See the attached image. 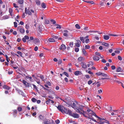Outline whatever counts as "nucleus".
<instances>
[{"label":"nucleus","instance_id":"nucleus-11","mask_svg":"<svg viewBox=\"0 0 124 124\" xmlns=\"http://www.w3.org/2000/svg\"><path fill=\"white\" fill-rule=\"evenodd\" d=\"M78 60L79 62H81L82 61H84L85 60V59L84 57H80L78 58Z\"/></svg>","mask_w":124,"mask_h":124},{"label":"nucleus","instance_id":"nucleus-15","mask_svg":"<svg viewBox=\"0 0 124 124\" xmlns=\"http://www.w3.org/2000/svg\"><path fill=\"white\" fill-rule=\"evenodd\" d=\"M48 41H49V42H55V40L54 39V38H50L48 39Z\"/></svg>","mask_w":124,"mask_h":124},{"label":"nucleus","instance_id":"nucleus-28","mask_svg":"<svg viewBox=\"0 0 124 124\" xmlns=\"http://www.w3.org/2000/svg\"><path fill=\"white\" fill-rule=\"evenodd\" d=\"M39 119L40 120H43L44 118L41 115H40L39 116Z\"/></svg>","mask_w":124,"mask_h":124},{"label":"nucleus","instance_id":"nucleus-31","mask_svg":"<svg viewBox=\"0 0 124 124\" xmlns=\"http://www.w3.org/2000/svg\"><path fill=\"white\" fill-rule=\"evenodd\" d=\"M90 48V46L89 45H86L85 46V49H89Z\"/></svg>","mask_w":124,"mask_h":124},{"label":"nucleus","instance_id":"nucleus-55","mask_svg":"<svg viewBox=\"0 0 124 124\" xmlns=\"http://www.w3.org/2000/svg\"><path fill=\"white\" fill-rule=\"evenodd\" d=\"M118 59L120 60V61H121L122 60V58L120 56H118Z\"/></svg>","mask_w":124,"mask_h":124},{"label":"nucleus","instance_id":"nucleus-29","mask_svg":"<svg viewBox=\"0 0 124 124\" xmlns=\"http://www.w3.org/2000/svg\"><path fill=\"white\" fill-rule=\"evenodd\" d=\"M18 3L20 4H22L23 3V0H18Z\"/></svg>","mask_w":124,"mask_h":124},{"label":"nucleus","instance_id":"nucleus-59","mask_svg":"<svg viewBox=\"0 0 124 124\" xmlns=\"http://www.w3.org/2000/svg\"><path fill=\"white\" fill-rule=\"evenodd\" d=\"M89 63L91 66H93V62L91 61H89Z\"/></svg>","mask_w":124,"mask_h":124},{"label":"nucleus","instance_id":"nucleus-36","mask_svg":"<svg viewBox=\"0 0 124 124\" xmlns=\"http://www.w3.org/2000/svg\"><path fill=\"white\" fill-rule=\"evenodd\" d=\"M17 53L21 57H23L22 56V53L20 51H18L17 52Z\"/></svg>","mask_w":124,"mask_h":124},{"label":"nucleus","instance_id":"nucleus-63","mask_svg":"<svg viewBox=\"0 0 124 124\" xmlns=\"http://www.w3.org/2000/svg\"><path fill=\"white\" fill-rule=\"evenodd\" d=\"M38 47L37 46H36L34 48V50L35 51H37L38 50Z\"/></svg>","mask_w":124,"mask_h":124},{"label":"nucleus","instance_id":"nucleus-32","mask_svg":"<svg viewBox=\"0 0 124 124\" xmlns=\"http://www.w3.org/2000/svg\"><path fill=\"white\" fill-rule=\"evenodd\" d=\"M55 25L56 26H57L56 27V28L57 29H61V26L60 25L57 24H55Z\"/></svg>","mask_w":124,"mask_h":124},{"label":"nucleus","instance_id":"nucleus-27","mask_svg":"<svg viewBox=\"0 0 124 124\" xmlns=\"http://www.w3.org/2000/svg\"><path fill=\"white\" fill-rule=\"evenodd\" d=\"M36 3L38 5H40V1L38 0H37L36 1Z\"/></svg>","mask_w":124,"mask_h":124},{"label":"nucleus","instance_id":"nucleus-12","mask_svg":"<svg viewBox=\"0 0 124 124\" xmlns=\"http://www.w3.org/2000/svg\"><path fill=\"white\" fill-rule=\"evenodd\" d=\"M109 36L108 35H104L103 36V38L104 39L107 40L109 39Z\"/></svg>","mask_w":124,"mask_h":124},{"label":"nucleus","instance_id":"nucleus-6","mask_svg":"<svg viewBox=\"0 0 124 124\" xmlns=\"http://www.w3.org/2000/svg\"><path fill=\"white\" fill-rule=\"evenodd\" d=\"M27 8H25V14H27V13L29 15H32V14L30 11V8H28V9H27Z\"/></svg>","mask_w":124,"mask_h":124},{"label":"nucleus","instance_id":"nucleus-37","mask_svg":"<svg viewBox=\"0 0 124 124\" xmlns=\"http://www.w3.org/2000/svg\"><path fill=\"white\" fill-rule=\"evenodd\" d=\"M32 101L33 102H35L37 101V100L34 98H32L31 99Z\"/></svg>","mask_w":124,"mask_h":124},{"label":"nucleus","instance_id":"nucleus-52","mask_svg":"<svg viewBox=\"0 0 124 124\" xmlns=\"http://www.w3.org/2000/svg\"><path fill=\"white\" fill-rule=\"evenodd\" d=\"M95 54L96 55L98 56H100L101 54L100 53L98 52H96L95 53Z\"/></svg>","mask_w":124,"mask_h":124},{"label":"nucleus","instance_id":"nucleus-46","mask_svg":"<svg viewBox=\"0 0 124 124\" xmlns=\"http://www.w3.org/2000/svg\"><path fill=\"white\" fill-rule=\"evenodd\" d=\"M63 74L65 75L67 77H69V75L66 72H63Z\"/></svg>","mask_w":124,"mask_h":124},{"label":"nucleus","instance_id":"nucleus-42","mask_svg":"<svg viewBox=\"0 0 124 124\" xmlns=\"http://www.w3.org/2000/svg\"><path fill=\"white\" fill-rule=\"evenodd\" d=\"M62 63V61L61 60V59H59L58 62V64L59 65L61 64Z\"/></svg>","mask_w":124,"mask_h":124},{"label":"nucleus","instance_id":"nucleus-61","mask_svg":"<svg viewBox=\"0 0 124 124\" xmlns=\"http://www.w3.org/2000/svg\"><path fill=\"white\" fill-rule=\"evenodd\" d=\"M24 37L26 39L28 40L29 39V37L27 35H25L24 36Z\"/></svg>","mask_w":124,"mask_h":124},{"label":"nucleus","instance_id":"nucleus-16","mask_svg":"<svg viewBox=\"0 0 124 124\" xmlns=\"http://www.w3.org/2000/svg\"><path fill=\"white\" fill-rule=\"evenodd\" d=\"M3 88L5 89L8 90H9L10 89V88L8 86L5 85L3 86Z\"/></svg>","mask_w":124,"mask_h":124},{"label":"nucleus","instance_id":"nucleus-22","mask_svg":"<svg viewBox=\"0 0 124 124\" xmlns=\"http://www.w3.org/2000/svg\"><path fill=\"white\" fill-rule=\"evenodd\" d=\"M75 26L76 28V29H80V26L78 24H76L75 25Z\"/></svg>","mask_w":124,"mask_h":124},{"label":"nucleus","instance_id":"nucleus-14","mask_svg":"<svg viewBox=\"0 0 124 124\" xmlns=\"http://www.w3.org/2000/svg\"><path fill=\"white\" fill-rule=\"evenodd\" d=\"M93 59L96 61H98L99 60V58L98 56H94L93 57Z\"/></svg>","mask_w":124,"mask_h":124},{"label":"nucleus","instance_id":"nucleus-10","mask_svg":"<svg viewBox=\"0 0 124 124\" xmlns=\"http://www.w3.org/2000/svg\"><path fill=\"white\" fill-rule=\"evenodd\" d=\"M98 119L97 120L98 121L99 120V121L98 122V123L100 124H101L103 122V120H105L104 119H102L99 117H98Z\"/></svg>","mask_w":124,"mask_h":124},{"label":"nucleus","instance_id":"nucleus-23","mask_svg":"<svg viewBox=\"0 0 124 124\" xmlns=\"http://www.w3.org/2000/svg\"><path fill=\"white\" fill-rule=\"evenodd\" d=\"M9 12L10 15H11V16H12V13L13 12V10L12 9L10 8L9 9Z\"/></svg>","mask_w":124,"mask_h":124},{"label":"nucleus","instance_id":"nucleus-54","mask_svg":"<svg viewBox=\"0 0 124 124\" xmlns=\"http://www.w3.org/2000/svg\"><path fill=\"white\" fill-rule=\"evenodd\" d=\"M46 84L49 85V86H51V84L50 82L48 81L46 82Z\"/></svg>","mask_w":124,"mask_h":124},{"label":"nucleus","instance_id":"nucleus-62","mask_svg":"<svg viewBox=\"0 0 124 124\" xmlns=\"http://www.w3.org/2000/svg\"><path fill=\"white\" fill-rule=\"evenodd\" d=\"M53 37L54 39H58V36H56L54 35L53 36Z\"/></svg>","mask_w":124,"mask_h":124},{"label":"nucleus","instance_id":"nucleus-49","mask_svg":"<svg viewBox=\"0 0 124 124\" xmlns=\"http://www.w3.org/2000/svg\"><path fill=\"white\" fill-rule=\"evenodd\" d=\"M93 83V81L92 80H89L88 81V85H90Z\"/></svg>","mask_w":124,"mask_h":124},{"label":"nucleus","instance_id":"nucleus-5","mask_svg":"<svg viewBox=\"0 0 124 124\" xmlns=\"http://www.w3.org/2000/svg\"><path fill=\"white\" fill-rule=\"evenodd\" d=\"M24 85L26 87H29L30 86V84L27 82L26 81L24 80H23L22 81Z\"/></svg>","mask_w":124,"mask_h":124},{"label":"nucleus","instance_id":"nucleus-18","mask_svg":"<svg viewBox=\"0 0 124 124\" xmlns=\"http://www.w3.org/2000/svg\"><path fill=\"white\" fill-rule=\"evenodd\" d=\"M80 72L79 71H77L75 72L74 73V74L76 76H78L79 74H80Z\"/></svg>","mask_w":124,"mask_h":124},{"label":"nucleus","instance_id":"nucleus-20","mask_svg":"<svg viewBox=\"0 0 124 124\" xmlns=\"http://www.w3.org/2000/svg\"><path fill=\"white\" fill-rule=\"evenodd\" d=\"M82 52L84 54L85 56H86L87 54V53L85 49H82Z\"/></svg>","mask_w":124,"mask_h":124},{"label":"nucleus","instance_id":"nucleus-38","mask_svg":"<svg viewBox=\"0 0 124 124\" xmlns=\"http://www.w3.org/2000/svg\"><path fill=\"white\" fill-rule=\"evenodd\" d=\"M109 35L110 36H119V35L117 34H109Z\"/></svg>","mask_w":124,"mask_h":124},{"label":"nucleus","instance_id":"nucleus-25","mask_svg":"<svg viewBox=\"0 0 124 124\" xmlns=\"http://www.w3.org/2000/svg\"><path fill=\"white\" fill-rule=\"evenodd\" d=\"M46 102L48 103H54V102L53 101L50 99L47 100V101H46Z\"/></svg>","mask_w":124,"mask_h":124},{"label":"nucleus","instance_id":"nucleus-53","mask_svg":"<svg viewBox=\"0 0 124 124\" xmlns=\"http://www.w3.org/2000/svg\"><path fill=\"white\" fill-rule=\"evenodd\" d=\"M29 27H30V26L28 24H27L26 25L25 28H26V29H28L29 28Z\"/></svg>","mask_w":124,"mask_h":124},{"label":"nucleus","instance_id":"nucleus-41","mask_svg":"<svg viewBox=\"0 0 124 124\" xmlns=\"http://www.w3.org/2000/svg\"><path fill=\"white\" fill-rule=\"evenodd\" d=\"M107 78H101V79L104 80L105 79H110V78H109V77L108 76V77H107Z\"/></svg>","mask_w":124,"mask_h":124},{"label":"nucleus","instance_id":"nucleus-1","mask_svg":"<svg viewBox=\"0 0 124 124\" xmlns=\"http://www.w3.org/2000/svg\"><path fill=\"white\" fill-rule=\"evenodd\" d=\"M78 103L75 101L71 103V107L74 109H76L77 110V112L79 113L81 115H82L84 117H87L85 115L86 112L83 110V107L81 106H79V107H78L77 106L78 105Z\"/></svg>","mask_w":124,"mask_h":124},{"label":"nucleus","instance_id":"nucleus-45","mask_svg":"<svg viewBox=\"0 0 124 124\" xmlns=\"http://www.w3.org/2000/svg\"><path fill=\"white\" fill-rule=\"evenodd\" d=\"M89 39H85V42L86 43H87L89 42Z\"/></svg>","mask_w":124,"mask_h":124},{"label":"nucleus","instance_id":"nucleus-48","mask_svg":"<svg viewBox=\"0 0 124 124\" xmlns=\"http://www.w3.org/2000/svg\"><path fill=\"white\" fill-rule=\"evenodd\" d=\"M13 5L14 7L15 8H17L18 7L17 6V4L16 3H13Z\"/></svg>","mask_w":124,"mask_h":124},{"label":"nucleus","instance_id":"nucleus-40","mask_svg":"<svg viewBox=\"0 0 124 124\" xmlns=\"http://www.w3.org/2000/svg\"><path fill=\"white\" fill-rule=\"evenodd\" d=\"M0 61L1 62H3L5 60L2 57H0Z\"/></svg>","mask_w":124,"mask_h":124},{"label":"nucleus","instance_id":"nucleus-56","mask_svg":"<svg viewBox=\"0 0 124 124\" xmlns=\"http://www.w3.org/2000/svg\"><path fill=\"white\" fill-rule=\"evenodd\" d=\"M36 82L37 83L39 84L40 83V80L39 79H37L36 80Z\"/></svg>","mask_w":124,"mask_h":124},{"label":"nucleus","instance_id":"nucleus-57","mask_svg":"<svg viewBox=\"0 0 124 124\" xmlns=\"http://www.w3.org/2000/svg\"><path fill=\"white\" fill-rule=\"evenodd\" d=\"M17 109H18V110L20 112V111H21L22 110V108L21 107H19Z\"/></svg>","mask_w":124,"mask_h":124},{"label":"nucleus","instance_id":"nucleus-8","mask_svg":"<svg viewBox=\"0 0 124 124\" xmlns=\"http://www.w3.org/2000/svg\"><path fill=\"white\" fill-rule=\"evenodd\" d=\"M20 28V26L18 27L17 28V29H19V31L21 33H24L25 32L24 29L22 28Z\"/></svg>","mask_w":124,"mask_h":124},{"label":"nucleus","instance_id":"nucleus-47","mask_svg":"<svg viewBox=\"0 0 124 124\" xmlns=\"http://www.w3.org/2000/svg\"><path fill=\"white\" fill-rule=\"evenodd\" d=\"M69 46H70L71 47H72L73 46V43L72 42H70L69 43Z\"/></svg>","mask_w":124,"mask_h":124},{"label":"nucleus","instance_id":"nucleus-34","mask_svg":"<svg viewBox=\"0 0 124 124\" xmlns=\"http://www.w3.org/2000/svg\"><path fill=\"white\" fill-rule=\"evenodd\" d=\"M26 77L27 79L29 78L30 79V81H32V78L31 77H29V76H26Z\"/></svg>","mask_w":124,"mask_h":124},{"label":"nucleus","instance_id":"nucleus-39","mask_svg":"<svg viewBox=\"0 0 124 124\" xmlns=\"http://www.w3.org/2000/svg\"><path fill=\"white\" fill-rule=\"evenodd\" d=\"M101 75L103 76L104 77H108V76L107 74H105L103 73H102V75Z\"/></svg>","mask_w":124,"mask_h":124},{"label":"nucleus","instance_id":"nucleus-24","mask_svg":"<svg viewBox=\"0 0 124 124\" xmlns=\"http://www.w3.org/2000/svg\"><path fill=\"white\" fill-rule=\"evenodd\" d=\"M41 6L42 8H45L46 7V5L44 3H42Z\"/></svg>","mask_w":124,"mask_h":124},{"label":"nucleus","instance_id":"nucleus-3","mask_svg":"<svg viewBox=\"0 0 124 124\" xmlns=\"http://www.w3.org/2000/svg\"><path fill=\"white\" fill-rule=\"evenodd\" d=\"M57 109L62 113H64L67 114L68 112V110L65 108L62 105H59L57 107Z\"/></svg>","mask_w":124,"mask_h":124},{"label":"nucleus","instance_id":"nucleus-19","mask_svg":"<svg viewBox=\"0 0 124 124\" xmlns=\"http://www.w3.org/2000/svg\"><path fill=\"white\" fill-rule=\"evenodd\" d=\"M80 40L82 41L83 43H85V39L83 37H80Z\"/></svg>","mask_w":124,"mask_h":124},{"label":"nucleus","instance_id":"nucleus-64","mask_svg":"<svg viewBox=\"0 0 124 124\" xmlns=\"http://www.w3.org/2000/svg\"><path fill=\"white\" fill-rule=\"evenodd\" d=\"M75 52H78L79 51V49L78 48H76L75 49Z\"/></svg>","mask_w":124,"mask_h":124},{"label":"nucleus","instance_id":"nucleus-30","mask_svg":"<svg viewBox=\"0 0 124 124\" xmlns=\"http://www.w3.org/2000/svg\"><path fill=\"white\" fill-rule=\"evenodd\" d=\"M102 45L106 46H109V44L108 43L105 42H103Z\"/></svg>","mask_w":124,"mask_h":124},{"label":"nucleus","instance_id":"nucleus-4","mask_svg":"<svg viewBox=\"0 0 124 124\" xmlns=\"http://www.w3.org/2000/svg\"><path fill=\"white\" fill-rule=\"evenodd\" d=\"M67 114L74 118H78L79 117V115L76 113H72V111L70 110H68Z\"/></svg>","mask_w":124,"mask_h":124},{"label":"nucleus","instance_id":"nucleus-26","mask_svg":"<svg viewBox=\"0 0 124 124\" xmlns=\"http://www.w3.org/2000/svg\"><path fill=\"white\" fill-rule=\"evenodd\" d=\"M85 2L87 3L90 4H94V2L92 1H86Z\"/></svg>","mask_w":124,"mask_h":124},{"label":"nucleus","instance_id":"nucleus-50","mask_svg":"<svg viewBox=\"0 0 124 124\" xmlns=\"http://www.w3.org/2000/svg\"><path fill=\"white\" fill-rule=\"evenodd\" d=\"M75 46L78 47H79L80 46V44L78 43H77L75 44Z\"/></svg>","mask_w":124,"mask_h":124},{"label":"nucleus","instance_id":"nucleus-51","mask_svg":"<svg viewBox=\"0 0 124 124\" xmlns=\"http://www.w3.org/2000/svg\"><path fill=\"white\" fill-rule=\"evenodd\" d=\"M39 77L41 79H43L44 78V77L43 75H40Z\"/></svg>","mask_w":124,"mask_h":124},{"label":"nucleus","instance_id":"nucleus-43","mask_svg":"<svg viewBox=\"0 0 124 124\" xmlns=\"http://www.w3.org/2000/svg\"><path fill=\"white\" fill-rule=\"evenodd\" d=\"M14 27L15 28L17 26V23L16 22H14Z\"/></svg>","mask_w":124,"mask_h":124},{"label":"nucleus","instance_id":"nucleus-44","mask_svg":"<svg viewBox=\"0 0 124 124\" xmlns=\"http://www.w3.org/2000/svg\"><path fill=\"white\" fill-rule=\"evenodd\" d=\"M50 21L53 22V24H55L56 23V21L53 19L51 20Z\"/></svg>","mask_w":124,"mask_h":124},{"label":"nucleus","instance_id":"nucleus-2","mask_svg":"<svg viewBox=\"0 0 124 124\" xmlns=\"http://www.w3.org/2000/svg\"><path fill=\"white\" fill-rule=\"evenodd\" d=\"M87 112L89 113L88 114H87L86 112V114H85L86 116H87L86 114H87L88 115H89V117H88V118L91 119L92 120L96 122H97V121L96 120L94 119V118H92V116H91V115H92V114L94 113V112L91 110L90 109H88L87 110ZM87 116L86 117H87Z\"/></svg>","mask_w":124,"mask_h":124},{"label":"nucleus","instance_id":"nucleus-33","mask_svg":"<svg viewBox=\"0 0 124 124\" xmlns=\"http://www.w3.org/2000/svg\"><path fill=\"white\" fill-rule=\"evenodd\" d=\"M121 68L119 67L117 69L116 71L117 72H119L121 71Z\"/></svg>","mask_w":124,"mask_h":124},{"label":"nucleus","instance_id":"nucleus-58","mask_svg":"<svg viewBox=\"0 0 124 124\" xmlns=\"http://www.w3.org/2000/svg\"><path fill=\"white\" fill-rule=\"evenodd\" d=\"M17 111L16 109H15L13 110V114H16L17 113Z\"/></svg>","mask_w":124,"mask_h":124},{"label":"nucleus","instance_id":"nucleus-17","mask_svg":"<svg viewBox=\"0 0 124 124\" xmlns=\"http://www.w3.org/2000/svg\"><path fill=\"white\" fill-rule=\"evenodd\" d=\"M32 85L33 86V89L35 90L37 92H38V88L34 84H33Z\"/></svg>","mask_w":124,"mask_h":124},{"label":"nucleus","instance_id":"nucleus-9","mask_svg":"<svg viewBox=\"0 0 124 124\" xmlns=\"http://www.w3.org/2000/svg\"><path fill=\"white\" fill-rule=\"evenodd\" d=\"M82 68L85 69L87 68V66L86 64L84 62H82L80 63Z\"/></svg>","mask_w":124,"mask_h":124},{"label":"nucleus","instance_id":"nucleus-21","mask_svg":"<svg viewBox=\"0 0 124 124\" xmlns=\"http://www.w3.org/2000/svg\"><path fill=\"white\" fill-rule=\"evenodd\" d=\"M8 16L7 15L4 16L2 17L3 19L4 20L8 19Z\"/></svg>","mask_w":124,"mask_h":124},{"label":"nucleus","instance_id":"nucleus-35","mask_svg":"<svg viewBox=\"0 0 124 124\" xmlns=\"http://www.w3.org/2000/svg\"><path fill=\"white\" fill-rule=\"evenodd\" d=\"M45 23L46 24H48L49 23V22L48 20L46 19L45 20Z\"/></svg>","mask_w":124,"mask_h":124},{"label":"nucleus","instance_id":"nucleus-13","mask_svg":"<svg viewBox=\"0 0 124 124\" xmlns=\"http://www.w3.org/2000/svg\"><path fill=\"white\" fill-rule=\"evenodd\" d=\"M33 42L35 44L37 43H38L39 42V40L38 38H35V39L33 41Z\"/></svg>","mask_w":124,"mask_h":124},{"label":"nucleus","instance_id":"nucleus-60","mask_svg":"<svg viewBox=\"0 0 124 124\" xmlns=\"http://www.w3.org/2000/svg\"><path fill=\"white\" fill-rule=\"evenodd\" d=\"M55 122L56 124H58L60 123V121L59 120L57 119L55 121Z\"/></svg>","mask_w":124,"mask_h":124},{"label":"nucleus","instance_id":"nucleus-7","mask_svg":"<svg viewBox=\"0 0 124 124\" xmlns=\"http://www.w3.org/2000/svg\"><path fill=\"white\" fill-rule=\"evenodd\" d=\"M66 49L65 46L63 44H62L59 48V49L62 51Z\"/></svg>","mask_w":124,"mask_h":124}]
</instances>
